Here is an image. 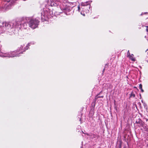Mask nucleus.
I'll list each match as a JSON object with an SVG mask.
<instances>
[{"label":"nucleus","instance_id":"f8f14e48","mask_svg":"<svg viewBox=\"0 0 148 148\" xmlns=\"http://www.w3.org/2000/svg\"><path fill=\"white\" fill-rule=\"evenodd\" d=\"M130 55V53L129 52V51L128 50L127 53V57H128Z\"/></svg>","mask_w":148,"mask_h":148},{"label":"nucleus","instance_id":"4468645a","mask_svg":"<svg viewBox=\"0 0 148 148\" xmlns=\"http://www.w3.org/2000/svg\"><path fill=\"white\" fill-rule=\"evenodd\" d=\"M145 20L147 21V22L146 23V24L148 25V18H147Z\"/></svg>","mask_w":148,"mask_h":148},{"label":"nucleus","instance_id":"0eeeda50","mask_svg":"<svg viewBox=\"0 0 148 148\" xmlns=\"http://www.w3.org/2000/svg\"><path fill=\"white\" fill-rule=\"evenodd\" d=\"M48 12L47 11H44L41 13V19L42 20H46L48 18Z\"/></svg>","mask_w":148,"mask_h":148},{"label":"nucleus","instance_id":"9b49d317","mask_svg":"<svg viewBox=\"0 0 148 148\" xmlns=\"http://www.w3.org/2000/svg\"><path fill=\"white\" fill-rule=\"evenodd\" d=\"M130 97H135V94L133 92H131V93L130 95Z\"/></svg>","mask_w":148,"mask_h":148},{"label":"nucleus","instance_id":"39448f33","mask_svg":"<svg viewBox=\"0 0 148 148\" xmlns=\"http://www.w3.org/2000/svg\"><path fill=\"white\" fill-rule=\"evenodd\" d=\"M5 3L4 7L6 9H10L12 5L13 4V1L12 0H4Z\"/></svg>","mask_w":148,"mask_h":148},{"label":"nucleus","instance_id":"6ab92c4d","mask_svg":"<svg viewBox=\"0 0 148 148\" xmlns=\"http://www.w3.org/2000/svg\"><path fill=\"white\" fill-rule=\"evenodd\" d=\"M140 90H141V91L142 92H144V90H143V89L142 88H141V89H140Z\"/></svg>","mask_w":148,"mask_h":148},{"label":"nucleus","instance_id":"9d476101","mask_svg":"<svg viewBox=\"0 0 148 148\" xmlns=\"http://www.w3.org/2000/svg\"><path fill=\"white\" fill-rule=\"evenodd\" d=\"M128 57L132 61H135V58L134 57V55L133 54L130 55Z\"/></svg>","mask_w":148,"mask_h":148},{"label":"nucleus","instance_id":"5701e85b","mask_svg":"<svg viewBox=\"0 0 148 148\" xmlns=\"http://www.w3.org/2000/svg\"><path fill=\"white\" fill-rule=\"evenodd\" d=\"M104 69L103 70V71H104Z\"/></svg>","mask_w":148,"mask_h":148},{"label":"nucleus","instance_id":"f3484780","mask_svg":"<svg viewBox=\"0 0 148 148\" xmlns=\"http://www.w3.org/2000/svg\"><path fill=\"white\" fill-rule=\"evenodd\" d=\"M146 13H147V12H145L144 13L142 12V13L141 14H140V15H142L144 14H146Z\"/></svg>","mask_w":148,"mask_h":148},{"label":"nucleus","instance_id":"2eb2a0df","mask_svg":"<svg viewBox=\"0 0 148 148\" xmlns=\"http://www.w3.org/2000/svg\"><path fill=\"white\" fill-rule=\"evenodd\" d=\"M103 96H99L98 97H97V96L96 97V98H97V99L98 98H103Z\"/></svg>","mask_w":148,"mask_h":148},{"label":"nucleus","instance_id":"393cba45","mask_svg":"<svg viewBox=\"0 0 148 148\" xmlns=\"http://www.w3.org/2000/svg\"><path fill=\"white\" fill-rule=\"evenodd\" d=\"M81 148H82V147H81Z\"/></svg>","mask_w":148,"mask_h":148},{"label":"nucleus","instance_id":"a878e982","mask_svg":"<svg viewBox=\"0 0 148 148\" xmlns=\"http://www.w3.org/2000/svg\"><path fill=\"white\" fill-rule=\"evenodd\" d=\"M81 119H80L79 120L80 121H81Z\"/></svg>","mask_w":148,"mask_h":148},{"label":"nucleus","instance_id":"1a4fd4ad","mask_svg":"<svg viewBox=\"0 0 148 148\" xmlns=\"http://www.w3.org/2000/svg\"><path fill=\"white\" fill-rule=\"evenodd\" d=\"M89 1H87L86 2H82L81 3V5L82 6H85L88 5H90Z\"/></svg>","mask_w":148,"mask_h":148},{"label":"nucleus","instance_id":"b1692460","mask_svg":"<svg viewBox=\"0 0 148 148\" xmlns=\"http://www.w3.org/2000/svg\"><path fill=\"white\" fill-rule=\"evenodd\" d=\"M147 57L148 58V56H147Z\"/></svg>","mask_w":148,"mask_h":148},{"label":"nucleus","instance_id":"20e7f679","mask_svg":"<svg viewBox=\"0 0 148 148\" xmlns=\"http://www.w3.org/2000/svg\"><path fill=\"white\" fill-rule=\"evenodd\" d=\"M51 1L55 3L57 5H59L60 8L62 10H66L65 5H64L63 3L65 4L66 0H51Z\"/></svg>","mask_w":148,"mask_h":148},{"label":"nucleus","instance_id":"aec40b11","mask_svg":"<svg viewBox=\"0 0 148 148\" xmlns=\"http://www.w3.org/2000/svg\"><path fill=\"white\" fill-rule=\"evenodd\" d=\"M88 1H89L90 3H90L92 2L91 0H88Z\"/></svg>","mask_w":148,"mask_h":148},{"label":"nucleus","instance_id":"ddd939ff","mask_svg":"<svg viewBox=\"0 0 148 148\" xmlns=\"http://www.w3.org/2000/svg\"><path fill=\"white\" fill-rule=\"evenodd\" d=\"M139 87L140 89L142 88V85L141 84H139Z\"/></svg>","mask_w":148,"mask_h":148},{"label":"nucleus","instance_id":"dca6fc26","mask_svg":"<svg viewBox=\"0 0 148 148\" xmlns=\"http://www.w3.org/2000/svg\"><path fill=\"white\" fill-rule=\"evenodd\" d=\"M78 10L80 12V8L79 5L78 6Z\"/></svg>","mask_w":148,"mask_h":148},{"label":"nucleus","instance_id":"6e6552de","mask_svg":"<svg viewBox=\"0 0 148 148\" xmlns=\"http://www.w3.org/2000/svg\"><path fill=\"white\" fill-rule=\"evenodd\" d=\"M136 123L140 127H142L144 128L146 127L145 125L140 119L137 120Z\"/></svg>","mask_w":148,"mask_h":148},{"label":"nucleus","instance_id":"f03ea898","mask_svg":"<svg viewBox=\"0 0 148 148\" xmlns=\"http://www.w3.org/2000/svg\"><path fill=\"white\" fill-rule=\"evenodd\" d=\"M12 23L4 21L2 22L0 25V34L3 33L10 32L12 29Z\"/></svg>","mask_w":148,"mask_h":148},{"label":"nucleus","instance_id":"423d86ee","mask_svg":"<svg viewBox=\"0 0 148 148\" xmlns=\"http://www.w3.org/2000/svg\"><path fill=\"white\" fill-rule=\"evenodd\" d=\"M16 28L18 29H26L27 27V24L26 23H16Z\"/></svg>","mask_w":148,"mask_h":148},{"label":"nucleus","instance_id":"4be33fe9","mask_svg":"<svg viewBox=\"0 0 148 148\" xmlns=\"http://www.w3.org/2000/svg\"><path fill=\"white\" fill-rule=\"evenodd\" d=\"M101 92H101H100L98 94V95H99L100 94V93Z\"/></svg>","mask_w":148,"mask_h":148},{"label":"nucleus","instance_id":"7ed1b4c3","mask_svg":"<svg viewBox=\"0 0 148 148\" xmlns=\"http://www.w3.org/2000/svg\"><path fill=\"white\" fill-rule=\"evenodd\" d=\"M39 22L38 19L31 18L29 22V25L30 27L34 29L37 27Z\"/></svg>","mask_w":148,"mask_h":148},{"label":"nucleus","instance_id":"f257e3e1","mask_svg":"<svg viewBox=\"0 0 148 148\" xmlns=\"http://www.w3.org/2000/svg\"><path fill=\"white\" fill-rule=\"evenodd\" d=\"M32 43H28L25 47H24V44L21 45L20 47L18 48L17 50L16 51H11L8 53H3L1 52V46L0 45V56L2 57H12L19 56L20 54H22L27 49L29 46Z\"/></svg>","mask_w":148,"mask_h":148},{"label":"nucleus","instance_id":"a211bd4d","mask_svg":"<svg viewBox=\"0 0 148 148\" xmlns=\"http://www.w3.org/2000/svg\"><path fill=\"white\" fill-rule=\"evenodd\" d=\"M80 13L83 16H85V15L84 14H83V13H82V12H80Z\"/></svg>","mask_w":148,"mask_h":148},{"label":"nucleus","instance_id":"412c9836","mask_svg":"<svg viewBox=\"0 0 148 148\" xmlns=\"http://www.w3.org/2000/svg\"><path fill=\"white\" fill-rule=\"evenodd\" d=\"M81 128V127H80V126H78V128Z\"/></svg>","mask_w":148,"mask_h":148}]
</instances>
